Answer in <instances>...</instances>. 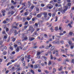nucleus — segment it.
<instances>
[{
  "label": "nucleus",
  "mask_w": 74,
  "mask_h": 74,
  "mask_svg": "<svg viewBox=\"0 0 74 74\" xmlns=\"http://www.w3.org/2000/svg\"><path fill=\"white\" fill-rule=\"evenodd\" d=\"M34 29L33 27V26L30 25L29 26L28 30H27V33H30L31 32V33H32L34 32Z\"/></svg>",
  "instance_id": "obj_1"
},
{
  "label": "nucleus",
  "mask_w": 74,
  "mask_h": 74,
  "mask_svg": "<svg viewBox=\"0 0 74 74\" xmlns=\"http://www.w3.org/2000/svg\"><path fill=\"white\" fill-rule=\"evenodd\" d=\"M68 8V7L67 6H64L63 7L64 10H62L61 11L62 13V14H65V11H66V10H67Z\"/></svg>",
  "instance_id": "obj_2"
},
{
  "label": "nucleus",
  "mask_w": 74,
  "mask_h": 74,
  "mask_svg": "<svg viewBox=\"0 0 74 74\" xmlns=\"http://www.w3.org/2000/svg\"><path fill=\"white\" fill-rule=\"evenodd\" d=\"M47 7L49 10H51V9H52L53 7V6L52 5L49 4L48 5Z\"/></svg>",
  "instance_id": "obj_3"
},
{
  "label": "nucleus",
  "mask_w": 74,
  "mask_h": 74,
  "mask_svg": "<svg viewBox=\"0 0 74 74\" xmlns=\"http://www.w3.org/2000/svg\"><path fill=\"white\" fill-rule=\"evenodd\" d=\"M22 1H21L20 2V4H22L23 5V6L21 8V9H22L24 7H25V6H26V5H25L26 4V3H22Z\"/></svg>",
  "instance_id": "obj_4"
},
{
  "label": "nucleus",
  "mask_w": 74,
  "mask_h": 74,
  "mask_svg": "<svg viewBox=\"0 0 74 74\" xmlns=\"http://www.w3.org/2000/svg\"><path fill=\"white\" fill-rule=\"evenodd\" d=\"M31 5V3L30 2V1H28V5H27L28 8H29V7H30Z\"/></svg>",
  "instance_id": "obj_5"
},
{
  "label": "nucleus",
  "mask_w": 74,
  "mask_h": 74,
  "mask_svg": "<svg viewBox=\"0 0 74 74\" xmlns=\"http://www.w3.org/2000/svg\"><path fill=\"white\" fill-rule=\"evenodd\" d=\"M43 15L44 16V18H47V12H44L43 13Z\"/></svg>",
  "instance_id": "obj_6"
},
{
  "label": "nucleus",
  "mask_w": 74,
  "mask_h": 74,
  "mask_svg": "<svg viewBox=\"0 0 74 74\" xmlns=\"http://www.w3.org/2000/svg\"><path fill=\"white\" fill-rule=\"evenodd\" d=\"M51 47H52V45L51 44H49V46H47L46 47V49H49Z\"/></svg>",
  "instance_id": "obj_7"
},
{
  "label": "nucleus",
  "mask_w": 74,
  "mask_h": 74,
  "mask_svg": "<svg viewBox=\"0 0 74 74\" xmlns=\"http://www.w3.org/2000/svg\"><path fill=\"white\" fill-rule=\"evenodd\" d=\"M23 41H24V40H26L27 39V37L26 36H23Z\"/></svg>",
  "instance_id": "obj_8"
},
{
  "label": "nucleus",
  "mask_w": 74,
  "mask_h": 74,
  "mask_svg": "<svg viewBox=\"0 0 74 74\" xmlns=\"http://www.w3.org/2000/svg\"><path fill=\"white\" fill-rule=\"evenodd\" d=\"M71 46V49H73V48L74 47V43H72L71 44V45H70Z\"/></svg>",
  "instance_id": "obj_9"
},
{
  "label": "nucleus",
  "mask_w": 74,
  "mask_h": 74,
  "mask_svg": "<svg viewBox=\"0 0 74 74\" xmlns=\"http://www.w3.org/2000/svg\"><path fill=\"white\" fill-rule=\"evenodd\" d=\"M57 61L58 62H60V61H62V58H59L57 59Z\"/></svg>",
  "instance_id": "obj_10"
},
{
  "label": "nucleus",
  "mask_w": 74,
  "mask_h": 74,
  "mask_svg": "<svg viewBox=\"0 0 74 74\" xmlns=\"http://www.w3.org/2000/svg\"><path fill=\"white\" fill-rule=\"evenodd\" d=\"M54 49H55V47L53 46L50 49V50L51 51H53V50H54Z\"/></svg>",
  "instance_id": "obj_11"
},
{
  "label": "nucleus",
  "mask_w": 74,
  "mask_h": 74,
  "mask_svg": "<svg viewBox=\"0 0 74 74\" xmlns=\"http://www.w3.org/2000/svg\"><path fill=\"white\" fill-rule=\"evenodd\" d=\"M16 69H17V70L16 71V72H17V71H18H18L21 70H22V68L21 67H20L18 68H17Z\"/></svg>",
  "instance_id": "obj_12"
},
{
  "label": "nucleus",
  "mask_w": 74,
  "mask_h": 74,
  "mask_svg": "<svg viewBox=\"0 0 74 74\" xmlns=\"http://www.w3.org/2000/svg\"><path fill=\"white\" fill-rule=\"evenodd\" d=\"M56 15V13L54 12L52 14V16L53 18H55V15Z\"/></svg>",
  "instance_id": "obj_13"
},
{
  "label": "nucleus",
  "mask_w": 74,
  "mask_h": 74,
  "mask_svg": "<svg viewBox=\"0 0 74 74\" xmlns=\"http://www.w3.org/2000/svg\"><path fill=\"white\" fill-rule=\"evenodd\" d=\"M41 14H39L37 15V17H38V18H40V17H41Z\"/></svg>",
  "instance_id": "obj_14"
},
{
  "label": "nucleus",
  "mask_w": 74,
  "mask_h": 74,
  "mask_svg": "<svg viewBox=\"0 0 74 74\" xmlns=\"http://www.w3.org/2000/svg\"><path fill=\"white\" fill-rule=\"evenodd\" d=\"M62 69H63V67L61 66L60 68H58V70L59 71H62Z\"/></svg>",
  "instance_id": "obj_15"
},
{
  "label": "nucleus",
  "mask_w": 74,
  "mask_h": 74,
  "mask_svg": "<svg viewBox=\"0 0 74 74\" xmlns=\"http://www.w3.org/2000/svg\"><path fill=\"white\" fill-rule=\"evenodd\" d=\"M58 51H59V50H56V52H57L56 55V56H58Z\"/></svg>",
  "instance_id": "obj_16"
},
{
  "label": "nucleus",
  "mask_w": 74,
  "mask_h": 74,
  "mask_svg": "<svg viewBox=\"0 0 74 74\" xmlns=\"http://www.w3.org/2000/svg\"><path fill=\"white\" fill-rule=\"evenodd\" d=\"M38 65H34V69H37V67H38Z\"/></svg>",
  "instance_id": "obj_17"
},
{
  "label": "nucleus",
  "mask_w": 74,
  "mask_h": 74,
  "mask_svg": "<svg viewBox=\"0 0 74 74\" xmlns=\"http://www.w3.org/2000/svg\"><path fill=\"white\" fill-rule=\"evenodd\" d=\"M12 27H13V28H14V29H18V27L16 26H12Z\"/></svg>",
  "instance_id": "obj_18"
},
{
  "label": "nucleus",
  "mask_w": 74,
  "mask_h": 74,
  "mask_svg": "<svg viewBox=\"0 0 74 74\" xmlns=\"http://www.w3.org/2000/svg\"><path fill=\"white\" fill-rule=\"evenodd\" d=\"M10 9H11V7H9V8H6V10L7 11H9V10H10Z\"/></svg>",
  "instance_id": "obj_19"
},
{
  "label": "nucleus",
  "mask_w": 74,
  "mask_h": 74,
  "mask_svg": "<svg viewBox=\"0 0 74 74\" xmlns=\"http://www.w3.org/2000/svg\"><path fill=\"white\" fill-rule=\"evenodd\" d=\"M53 73H56V69H53Z\"/></svg>",
  "instance_id": "obj_20"
},
{
  "label": "nucleus",
  "mask_w": 74,
  "mask_h": 74,
  "mask_svg": "<svg viewBox=\"0 0 74 74\" xmlns=\"http://www.w3.org/2000/svg\"><path fill=\"white\" fill-rule=\"evenodd\" d=\"M34 40V38H29V40L30 41H33V40Z\"/></svg>",
  "instance_id": "obj_21"
},
{
  "label": "nucleus",
  "mask_w": 74,
  "mask_h": 74,
  "mask_svg": "<svg viewBox=\"0 0 74 74\" xmlns=\"http://www.w3.org/2000/svg\"><path fill=\"white\" fill-rule=\"evenodd\" d=\"M22 63L23 64V66H25V61H23Z\"/></svg>",
  "instance_id": "obj_22"
},
{
  "label": "nucleus",
  "mask_w": 74,
  "mask_h": 74,
  "mask_svg": "<svg viewBox=\"0 0 74 74\" xmlns=\"http://www.w3.org/2000/svg\"><path fill=\"white\" fill-rule=\"evenodd\" d=\"M40 6L42 7H44V6H45V5H44V4L43 3H42V4H41Z\"/></svg>",
  "instance_id": "obj_23"
},
{
  "label": "nucleus",
  "mask_w": 74,
  "mask_h": 74,
  "mask_svg": "<svg viewBox=\"0 0 74 74\" xmlns=\"http://www.w3.org/2000/svg\"><path fill=\"white\" fill-rule=\"evenodd\" d=\"M65 61L66 62H69L70 61V60L68 58H66L65 59Z\"/></svg>",
  "instance_id": "obj_24"
},
{
  "label": "nucleus",
  "mask_w": 74,
  "mask_h": 74,
  "mask_svg": "<svg viewBox=\"0 0 74 74\" xmlns=\"http://www.w3.org/2000/svg\"><path fill=\"white\" fill-rule=\"evenodd\" d=\"M44 71L46 73V74H48V73H49V71L46 70H45Z\"/></svg>",
  "instance_id": "obj_25"
},
{
  "label": "nucleus",
  "mask_w": 74,
  "mask_h": 74,
  "mask_svg": "<svg viewBox=\"0 0 74 74\" xmlns=\"http://www.w3.org/2000/svg\"><path fill=\"white\" fill-rule=\"evenodd\" d=\"M14 33H15V34L14 35V36H15L16 34H18V33L16 32V30H15L14 31Z\"/></svg>",
  "instance_id": "obj_26"
},
{
  "label": "nucleus",
  "mask_w": 74,
  "mask_h": 74,
  "mask_svg": "<svg viewBox=\"0 0 74 74\" xmlns=\"http://www.w3.org/2000/svg\"><path fill=\"white\" fill-rule=\"evenodd\" d=\"M16 52H19V47L17 48V49H16Z\"/></svg>",
  "instance_id": "obj_27"
},
{
  "label": "nucleus",
  "mask_w": 74,
  "mask_h": 74,
  "mask_svg": "<svg viewBox=\"0 0 74 74\" xmlns=\"http://www.w3.org/2000/svg\"><path fill=\"white\" fill-rule=\"evenodd\" d=\"M4 29H6V32H8L9 30V29H8V28H6V27H4Z\"/></svg>",
  "instance_id": "obj_28"
},
{
  "label": "nucleus",
  "mask_w": 74,
  "mask_h": 74,
  "mask_svg": "<svg viewBox=\"0 0 74 74\" xmlns=\"http://www.w3.org/2000/svg\"><path fill=\"white\" fill-rule=\"evenodd\" d=\"M48 15L49 16H50V17H51L52 16V14L51 13H48Z\"/></svg>",
  "instance_id": "obj_29"
},
{
  "label": "nucleus",
  "mask_w": 74,
  "mask_h": 74,
  "mask_svg": "<svg viewBox=\"0 0 74 74\" xmlns=\"http://www.w3.org/2000/svg\"><path fill=\"white\" fill-rule=\"evenodd\" d=\"M27 25H25L24 27V29H27Z\"/></svg>",
  "instance_id": "obj_30"
},
{
  "label": "nucleus",
  "mask_w": 74,
  "mask_h": 74,
  "mask_svg": "<svg viewBox=\"0 0 74 74\" xmlns=\"http://www.w3.org/2000/svg\"><path fill=\"white\" fill-rule=\"evenodd\" d=\"M24 14L25 16H27V12H25L24 13Z\"/></svg>",
  "instance_id": "obj_31"
},
{
  "label": "nucleus",
  "mask_w": 74,
  "mask_h": 74,
  "mask_svg": "<svg viewBox=\"0 0 74 74\" xmlns=\"http://www.w3.org/2000/svg\"><path fill=\"white\" fill-rule=\"evenodd\" d=\"M72 42L71 41H69V45H71V44H73V43H72Z\"/></svg>",
  "instance_id": "obj_32"
},
{
  "label": "nucleus",
  "mask_w": 74,
  "mask_h": 74,
  "mask_svg": "<svg viewBox=\"0 0 74 74\" xmlns=\"http://www.w3.org/2000/svg\"><path fill=\"white\" fill-rule=\"evenodd\" d=\"M44 48V46H40V47H39V48H40V49H41Z\"/></svg>",
  "instance_id": "obj_33"
},
{
  "label": "nucleus",
  "mask_w": 74,
  "mask_h": 74,
  "mask_svg": "<svg viewBox=\"0 0 74 74\" xmlns=\"http://www.w3.org/2000/svg\"><path fill=\"white\" fill-rule=\"evenodd\" d=\"M50 30H51V32H53V28H52V27H51V28L50 29Z\"/></svg>",
  "instance_id": "obj_34"
},
{
  "label": "nucleus",
  "mask_w": 74,
  "mask_h": 74,
  "mask_svg": "<svg viewBox=\"0 0 74 74\" xmlns=\"http://www.w3.org/2000/svg\"><path fill=\"white\" fill-rule=\"evenodd\" d=\"M11 63H12L11 62H8L7 64V66H9V65H10V64H11Z\"/></svg>",
  "instance_id": "obj_35"
},
{
  "label": "nucleus",
  "mask_w": 74,
  "mask_h": 74,
  "mask_svg": "<svg viewBox=\"0 0 74 74\" xmlns=\"http://www.w3.org/2000/svg\"><path fill=\"white\" fill-rule=\"evenodd\" d=\"M56 20L55 21L56 22H57L58 21V16H56Z\"/></svg>",
  "instance_id": "obj_36"
},
{
  "label": "nucleus",
  "mask_w": 74,
  "mask_h": 74,
  "mask_svg": "<svg viewBox=\"0 0 74 74\" xmlns=\"http://www.w3.org/2000/svg\"><path fill=\"white\" fill-rule=\"evenodd\" d=\"M41 52H38L37 53V55H40L41 54Z\"/></svg>",
  "instance_id": "obj_37"
},
{
  "label": "nucleus",
  "mask_w": 74,
  "mask_h": 74,
  "mask_svg": "<svg viewBox=\"0 0 74 74\" xmlns=\"http://www.w3.org/2000/svg\"><path fill=\"white\" fill-rule=\"evenodd\" d=\"M50 58H51L50 59L51 60H52V59H53V56H52V55H51Z\"/></svg>",
  "instance_id": "obj_38"
},
{
  "label": "nucleus",
  "mask_w": 74,
  "mask_h": 74,
  "mask_svg": "<svg viewBox=\"0 0 74 74\" xmlns=\"http://www.w3.org/2000/svg\"><path fill=\"white\" fill-rule=\"evenodd\" d=\"M31 72L32 73V74H34V72L33 70H31Z\"/></svg>",
  "instance_id": "obj_39"
},
{
  "label": "nucleus",
  "mask_w": 74,
  "mask_h": 74,
  "mask_svg": "<svg viewBox=\"0 0 74 74\" xmlns=\"http://www.w3.org/2000/svg\"><path fill=\"white\" fill-rule=\"evenodd\" d=\"M7 54V52L5 51L3 53V55H6Z\"/></svg>",
  "instance_id": "obj_40"
},
{
  "label": "nucleus",
  "mask_w": 74,
  "mask_h": 74,
  "mask_svg": "<svg viewBox=\"0 0 74 74\" xmlns=\"http://www.w3.org/2000/svg\"><path fill=\"white\" fill-rule=\"evenodd\" d=\"M16 44H18V45H21V43L19 42H16Z\"/></svg>",
  "instance_id": "obj_41"
},
{
  "label": "nucleus",
  "mask_w": 74,
  "mask_h": 74,
  "mask_svg": "<svg viewBox=\"0 0 74 74\" xmlns=\"http://www.w3.org/2000/svg\"><path fill=\"white\" fill-rule=\"evenodd\" d=\"M55 30H56V31H57V30H58V27H56L55 29Z\"/></svg>",
  "instance_id": "obj_42"
},
{
  "label": "nucleus",
  "mask_w": 74,
  "mask_h": 74,
  "mask_svg": "<svg viewBox=\"0 0 74 74\" xmlns=\"http://www.w3.org/2000/svg\"><path fill=\"white\" fill-rule=\"evenodd\" d=\"M69 34L70 36H72V35L73 34V33L71 32H70L69 33Z\"/></svg>",
  "instance_id": "obj_43"
},
{
  "label": "nucleus",
  "mask_w": 74,
  "mask_h": 74,
  "mask_svg": "<svg viewBox=\"0 0 74 74\" xmlns=\"http://www.w3.org/2000/svg\"><path fill=\"white\" fill-rule=\"evenodd\" d=\"M51 62L49 61L48 62V65H51Z\"/></svg>",
  "instance_id": "obj_44"
},
{
  "label": "nucleus",
  "mask_w": 74,
  "mask_h": 74,
  "mask_svg": "<svg viewBox=\"0 0 74 74\" xmlns=\"http://www.w3.org/2000/svg\"><path fill=\"white\" fill-rule=\"evenodd\" d=\"M59 35L60 36H63V33H60Z\"/></svg>",
  "instance_id": "obj_45"
},
{
  "label": "nucleus",
  "mask_w": 74,
  "mask_h": 74,
  "mask_svg": "<svg viewBox=\"0 0 74 74\" xmlns=\"http://www.w3.org/2000/svg\"><path fill=\"white\" fill-rule=\"evenodd\" d=\"M60 42L61 43V44H64V41L63 40L61 41Z\"/></svg>",
  "instance_id": "obj_46"
},
{
  "label": "nucleus",
  "mask_w": 74,
  "mask_h": 74,
  "mask_svg": "<svg viewBox=\"0 0 74 74\" xmlns=\"http://www.w3.org/2000/svg\"><path fill=\"white\" fill-rule=\"evenodd\" d=\"M53 59L54 60H56V58L55 57H53Z\"/></svg>",
  "instance_id": "obj_47"
},
{
  "label": "nucleus",
  "mask_w": 74,
  "mask_h": 74,
  "mask_svg": "<svg viewBox=\"0 0 74 74\" xmlns=\"http://www.w3.org/2000/svg\"><path fill=\"white\" fill-rule=\"evenodd\" d=\"M27 21H29L30 20V18L29 17H28L27 18Z\"/></svg>",
  "instance_id": "obj_48"
},
{
  "label": "nucleus",
  "mask_w": 74,
  "mask_h": 74,
  "mask_svg": "<svg viewBox=\"0 0 74 74\" xmlns=\"http://www.w3.org/2000/svg\"><path fill=\"white\" fill-rule=\"evenodd\" d=\"M42 58H44V59H45V60H46V59H47V58H46V57H45L44 56H42Z\"/></svg>",
  "instance_id": "obj_49"
},
{
  "label": "nucleus",
  "mask_w": 74,
  "mask_h": 74,
  "mask_svg": "<svg viewBox=\"0 0 74 74\" xmlns=\"http://www.w3.org/2000/svg\"><path fill=\"white\" fill-rule=\"evenodd\" d=\"M7 38V36H4V38L5 39H6V38Z\"/></svg>",
  "instance_id": "obj_50"
},
{
  "label": "nucleus",
  "mask_w": 74,
  "mask_h": 74,
  "mask_svg": "<svg viewBox=\"0 0 74 74\" xmlns=\"http://www.w3.org/2000/svg\"><path fill=\"white\" fill-rule=\"evenodd\" d=\"M38 72H39V73H41V70L40 69H38Z\"/></svg>",
  "instance_id": "obj_51"
},
{
  "label": "nucleus",
  "mask_w": 74,
  "mask_h": 74,
  "mask_svg": "<svg viewBox=\"0 0 74 74\" xmlns=\"http://www.w3.org/2000/svg\"><path fill=\"white\" fill-rule=\"evenodd\" d=\"M11 61L12 62V63H13V62H15V60H12Z\"/></svg>",
  "instance_id": "obj_52"
},
{
  "label": "nucleus",
  "mask_w": 74,
  "mask_h": 74,
  "mask_svg": "<svg viewBox=\"0 0 74 74\" xmlns=\"http://www.w3.org/2000/svg\"><path fill=\"white\" fill-rule=\"evenodd\" d=\"M11 14H14V11H12L11 12Z\"/></svg>",
  "instance_id": "obj_53"
},
{
  "label": "nucleus",
  "mask_w": 74,
  "mask_h": 74,
  "mask_svg": "<svg viewBox=\"0 0 74 74\" xmlns=\"http://www.w3.org/2000/svg\"><path fill=\"white\" fill-rule=\"evenodd\" d=\"M37 15V14H36V12H34L33 13V15H34V16H36Z\"/></svg>",
  "instance_id": "obj_54"
},
{
  "label": "nucleus",
  "mask_w": 74,
  "mask_h": 74,
  "mask_svg": "<svg viewBox=\"0 0 74 74\" xmlns=\"http://www.w3.org/2000/svg\"><path fill=\"white\" fill-rule=\"evenodd\" d=\"M68 25H69V27H72V26H71V24H68Z\"/></svg>",
  "instance_id": "obj_55"
},
{
  "label": "nucleus",
  "mask_w": 74,
  "mask_h": 74,
  "mask_svg": "<svg viewBox=\"0 0 74 74\" xmlns=\"http://www.w3.org/2000/svg\"><path fill=\"white\" fill-rule=\"evenodd\" d=\"M67 5L68 6H70L71 5V3H68Z\"/></svg>",
  "instance_id": "obj_56"
},
{
  "label": "nucleus",
  "mask_w": 74,
  "mask_h": 74,
  "mask_svg": "<svg viewBox=\"0 0 74 74\" xmlns=\"http://www.w3.org/2000/svg\"><path fill=\"white\" fill-rule=\"evenodd\" d=\"M3 49H7V47L6 46H4V47H3Z\"/></svg>",
  "instance_id": "obj_57"
},
{
  "label": "nucleus",
  "mask_w": 74,
  "mask_h": 74,
  "mask_svg": "<svg viewBox=\"0 0 74 74\" xmlns=\"http://www.w3.org/2000/svg\"><path fill=\"white\" fill-rule=\"evenodd\" d=\"M3 71L4 72V71H6V68H4L3 70Z\"/></svg>",
  "instance_id": "obj_58"
},
{
  "label": "nucleus",
  "mask_w": 74,
  "mask_h": 74,
  "mask_svg": "<svg viewBox=\"0 0 74 74\" xmlns=\"http://www.w3.org/2000/svg\"><path fill=\"white\" fill-rule=\"evenodd\" d=\"M36 11H39V9L38 8H36Z\"/></svg>",
  "instance_id": "obj_59"
},
{
  "label": "nucleus",
  "mask_w": 74,
  "mask_h": 74,
  "mask_svg": "<svg viewBox=\"0 0 74 74\" xmlns=\"http://www.w3.org/2000/svg\"><path fill=\"white\" fill-rule=\"evenodd\" d=\"M26 18H23V22H25V21H26Z\"/></svg>",
  "instance_id": "obj_60"
},
{
  "label": "nucleus",
  "mask_w": 74,
  "mask_h": 74,
  "mask_svg": "<svg viewBox=\"0 0 74 74\" xmlns=\"http://www.w3.org/2000/svg\"><path fill=\"white\" fill-rule=\"evenodd\" d=\"M69 21L68 20H66L65 23H69Z\"/></svg>",
  "instance_id": "obj_61"
},
{
  "label": "nucleus",
  "mask_w": 74,
  "mask_h": 74,
  "mask_svg": "<svg viewBox=\"0 0 74 74\" xmlns=\"http://www.w3.org/2000/svg\"><path fill=\"white\" fill-rule=\"evenodd\" d=\"M7 23V22L5 21H3V23L5 24Z\"/></svg>",
  "instance_id": "obj_62"
},
{
  "label": "nucleus",
  "mask_w": 74,
  "mask_h": 74,
  "mask_svg": "<svg viewBox=\"0 0 74 74\" xmlns=\"http://www.w3.org/2000/svg\"><path fill=\"white\" fill-rule=\"evenodd\" d=\"M12 55H14L15 53V51H13L12 52Z\"/></svg>",
  "instance_id": "obj_63"
},
{
  "label": "nucleus",
  "mask_w": 74,
  "mask_h": 74,
  "mask_svg": "<svg viewBox=\"0 0 74 74\" xmlns=\"http://www.w3.org/2000/svg\"><path fill=\"white\" fill-rule=\"evenodd\" d=\"M74 62V59H73L72 60V63H73Z\"/></svg>",
  "instance_id": "obj_64"
}]
</instances>
